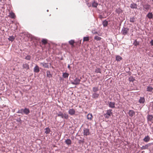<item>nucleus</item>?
I'll use <instances>...</instances> for the list:
<instances>
[{
    "instance_id": "37998d69",
    "label": "nucleus",
    "mask_w": 153,
    "mask_h": 153,
    "mask_svg": "<svg viewBox=\"0 0 153 153\" xmlns=\"http://www.w3.org/2000/svg\"><path fill=\"white\" fill-rule=\"evenodd\" d=\"M31 57L30 56H27L25 57V59L27 60H30V59Z\"/></svg>"
},
{
    "instance_id": "b1692460",
    "label": "nucleus",
    "mask_w": 153,
    "mask_h": 153,
    "mask_svg": "<svg viewBox=\"0 0 153 153\" xmlns=\"http://www.w3.org/2000/svg\"><path fill=\"white\" fill-rule=\"evenodd\" d=\"M47 76V77L50 78L52 77V74H51L50 71H47L46 72Z\"/></svg>"
},
{
    "instance_id": "aec40b11",
    "label": "nucleus",
    "mask_w": 153,
    "mask_h": 153,
    "mask_svg": "<svg viewBox=\"0 0 153 153\" xmlns=\"http://www.w3.org/2000/svg\"><path fill=\"white\" fill-rule=\"evenodd\" d=\"M23 67L24 68L26 69V70L29 69V65L27 63L23 64Z\"/></svg>"
},
{
    "instance_id": "f3484780",
    "label": "nucleus",
    "mask_w": 153,
    "mask_h": 153,
    "mask_svg": "<svg viewBox=\"0 0 153 153\" xmlns=\"http://www.w3.org/2000/svg\"><path fill=\"white\" fill-rule=\"evenodd\" d=\"M34 71L36 73H38L39 71V67L36 65L34 68Z\"/></svg>"
},
{
    "instance_id": "a19ab883",
    "label": "nucleus",
    "mask_w": 153,
    "mask_h": 153,
    "mask_svg": "<svg viewBox=\"0 0 153 153\" xmlns=\"http://www.w3.org/2000/svg\"><path fill=\"white\" fill-rule=\"evenodd\" d=\"M130 22H134L135 21V18L134 17L130 18Z\"/></svg>"
},
{
    "instance_id": "cd10ccee",
    "label": "nucleus",
    "mask_w": 153,
    "mask_h": 153,
    "mask_svg": "<svg viewBox=\"0 0 153 153\" xmlns=\"http://www.w3.org/2000/svg\"><path fill=\"white\" fill-rule=\"evenodd\" d=\"M15 39V37L13 36H10L8 38V39L11 42L13 41Z\"/></svg>"
},
{
    "instance_id": "5fc2aeb1",
    "label": "nucleus",
    "mask_w": 153,
    "mask_h": 153,
    "mask_svg": "<svg viewBox=\"0 0 153 153\" xmlns=\"http://www.w3.org/2000/svg\"><path fill=\"white\" fill-rule=\"evenodd\" d=\"M1 1V0H0V1Z\"/></svg>"
},
{
    "instance_id": "de8ad7c7",
    "label": "nucleus",
    "mask_w": 153,
    "mask_h": 153,
    "mask_svg": "<svg viewBox=\"0 0 153 153\" xmlns=\"http://www.w3.org/2000/svg\"><path fill=\"white\" fill-rule=\"evenodd\" d=\"M150 43L153 46V40H152L150 42Z\"/></svg>"
},
{
    "instance_id": "c85d7f7f",
    "label": "nucleus",
    "mask_w": 153,
    "mask_h": 153,
    "mask_svg": "<svg viewBox=\"0 0 153 153\" xmlns=\"http://www.w3.org/2000/svg\"><path fill=\"white\" fill-rule=\"evenodd\" d=\"M98 3L94 1L92 3V6L94 7H97L98 5Z\"/></svg>"
},
{
    "instance_id": "4c0bfd02",
    "label": "nucleus",
    "mask_w": 153,
    "mask_h": 153,
    "mask_svg": "<svg viewBox=\"0 0 153 153\" xmlns=\"http://www.w3.org/2000/svg\"><path fill=\"white\" fill-rule=\"evenodd\" d=\"M18 113H21L23 114V109H21L19 110L17 112Z\"/></svg>"
},
{
    "instance_id": "423d86ee",
    "label": "nucleus",
    "mask_w": 153,
    "mask_h": 153,
    "mask_svg": "<svg viewBox=\"0 0 153 153\" xmlns=\"http://www.w3.org/2000/svg\"><path fill=\"white\" fill-rule=\"evenodd\" d=\"M99 94L97 93H92V97L93 99H96L99 97Z\"/></svg>"
},
{
    "instance_id": "0eeeda50",
    "label": "nucleus",
    "mask_w": 153,
    "mask_h": 153,
    "mask_svg": "<svg viewBox=\"0 0 153 153\" xmlns=\"http://www.w3.org/2000/svg\"><path fill=\"white\" fill-rule=\"evenodd\" d=\"M68 114L71 115H73L75 114V110L74 109H70L68 111Z\"/></svg>"
},
{
    "instance_id": "c756f323",
    "label": "nucleus",
    "mask_w": 153,
    "mask_h": 153,
    "mask_svg": "<svg viewBox=\"0 0 153 153\" xmlns=\"http://www.w3.org/2000/svg\"><path fill=\"white\" fill-rule=\"evenodd\" d=\"M108 24V22L106 20L102 22V25L104 27L107 26Z\"/></svg>"
},
{
    "instance_id": "c03bdc74",
    "label": "nucleus",
    "mask_w": 153,
    "mask_h": 153,
    "mask_svg": "<svg viewBox=\"0 0 153 153\" xmlns=\"http://www.w3.org/2000/svg\"><path fill=\"white\" fill-rule=\"evenodd\" d=\"M84 142V141L83 140H79V143H83Z\"/></svg>"
},
{
    "instance_id": "2f4dec72",
    "label": "nucleus",
    "mask_w": 153,
    "mask_h": 153,
    "mask_svg": "<svg viewBox=\"0 0 153 153\" xmlns=\"http://www.w3.org/2000/svg\"><path fill=\"white\" fill-rule=\"evenodd\" d=\"M133 44L135 46H137L139 45V42L138 41H137L136 40H135L133 43Z\"/></svg>"
},
{
    "instance_id": "473e14b6",
    "label": "nucleus",
    "mask_w": 153,
    "mask_h": 153,
    "mask_svg": "<svg viewBox=\"0 0 153 153\" xmlns=\"http://www.w3.org/2000/svg\"><path fill=\"white\" fill-rule=\"evenodd\" d=\"M122 59V58L120 56L118 55L116 56V59L118 61H120Z\"/></svg>"
},
{
    "instance_id": "603ef678",
    "label": "nucleus",
    "mask_w": 153,
    "mask_h": 153,
    "mask_svg": "<svg viewBox=\"0 0 153 153\" xmlns=\"http://www.w3.org/2000/svg\"><path fill=\"white\" fill-rule=\"evenodd\" d=\"M47 12H48V10H47Z\"/></svg>"
},
{
    "instance_id": "f8f14e48",
    "label": "nucleus",
    "mask_w": 153,
    "mask_h": 153,
    "mask_svg": "<svg viewBox=\"0 0 153 153\" xmlns=\"http://www.w3.org/2000/svg\"><path fill=\"white\" fill-rule=\"evenodd\" d=\"M150 140V137L149 136L147 135L145 136L143 139V141L146 142H148Z\"/></svg>"
},
{
    "instance_id": "f704fd0d",
    "label": "nucleus",
    "mask_w": 153,
    "mask_h": 153,
    "mask_svg": "<svg viewBox=\"0 0 153 153\" xmlns=\"http://www.w3.org/2000/svg\"><path fill=\"white\" fill-rule=\"evenodd\" d=\"M95 72L96 73H101V69L99 68H97L95 70Z\"/></svg>"
},
{
    "instance_id": "58836bf2",
    "label": "nucleus",
    "mask_w": 153,
    "mask_h": 153,
    "mask_svg": "<svg viewBox=\"0 0 153 153\" xmlns=\"http://www.w3.org/2000/svg\"><path fill=\"white\" fill-rule=\"evenodd\" d=\"M89 40V37H84L83 38V41H87Z\"/></svg>"
},
{
    "instance_id": "864d4df0",
    "label": "nucleus",
    "mask_w": 153,
    "mask_h": 153,
    "mask_svg": "<svg viewBox=\"0 0 153 153\" xmlns=\"http://www.w3.org/2000/svg\"><path fill=\"white\" fill-rule=\"evenodd\" d=\"M50 65H51V64L50 63Z\"/></svg>"
},
{
    "instance_id": "20e7f679",
    "label": "nucleus",
    "mask_w": 153,
    "mask_h": 153,
    "mask_svg": "<svg viewBox=\"0 0 153 153\" xmlns=\"http://www.w3.org/2000/svg\"><path fill=\"white\" fill-rule=\"evenodd\" d=\"M80 79L78 78H76L73 82H71V83L74 85H77L79 84Z\"/></svg>"
},
{
    "instance_id": "72a5a7b5",
    "label": "nucleus",
    "mask_w": 153,
    "mask_h": 153,
    "mask_svg": "<svg viewBox=\"0 0 153 153\" xmlns=\"http://www.w3.org/2000/svg\"><path fill=\"white\" fill-rule=\"evenodd\" d=\"M9 16L12 18H14L15 17L14 13L12 12L10 13Z\"/></svg>"
},
{
    "instance_id": "4468645a",
    "label": "nucleus",
    "mask_w": 153,
    "mask_h": 153,
    "mask_svg": "<svg viewBox=\"0 0 153 153\" xmlns=\"http://www.w3.org/2000/svg\"><path fill=\"white\" fill-rule=\"evenodd\" d=\"M153 119V116L151 115H149L147 117L148 121L151 122Z\"/></svg>"
},
{
    "instance_id": "ea45409f",
    "label": "nucleus",
    "mask_w": 153,
    "mask_h": 153,
    "mask_svg": "<svg viewBox=\"0 0 153 153\" xmlns=\"http://www.w3.org/2000/svg\"><path fill=\"white\" fill-rule=\"evenodd\" d=\"M69 43L71 45H73L74 43V40H71L69 41Z\"/></svg>"
},
{
    "instance_id": "4be33fe9",
    "label": "nucleus",
    "mask_w": 153,
    "mask_h": 153,
    "mask_svg": "<svg viewBox=\"0 0 153 153\" xmlns=\"http://www.w3.org/2000/svg\"><path fill=\"white\" fill-rule=\"evenodd\" d=\"M87 119L90 120H91L92 118V115L91 114H88L87 115Z\"/></svg>"
},
{
    "instance_id": "1a4fd4ad",
    "label": "nucleus",
    "mask_w": 153,
    "mask_h": 153,
    "mask_svg": "<svg viewBox=\"0 0 153 153\" xmlns=\"http://www.w3.org/2000/svg\"><path fill=\"white\" fill-rule=\"evenodd\" d=\"M130 7L131 8L136 9L137 8V5L136 4L133 2L131 4Z\"/></svg>"
},
{
    "instance_id": "e433bc0d",
    "label": "nucleus",
    "mask_w": 153,
    "mask_h": 153,
    "mask_svg": "<svg viewBox=\"0 0 153 153\" xmlns=\"http://www.w3.org/2000/svg\"><path fill=\"white\" fill-rule=\"evenodd\" d=\"M94 39L97 41H100L101 39V38L97 36H96L94 37Z\"/></svg>"
},
{
    "instance_id": "3c124183",
    "label": "nucleus",
    "mask_w": 153,
    "mask_h": 153,
    "mask_svg": "<svg viewBox=\"0 0 153 153\" xmlns=\"http://www.w3.org/2000/svg\"><path fill=\"white\" fill-rule=\"evenodd\" d=\"M88 6L89 7H90V5H88Z\"/></svg>"
},
{
    "instance_id": "393cba45",
    "label": "nucleus",
    "mask_w": 153,
    "mask_h": 153,
    "mask_svg": "<svg viewBox=\"0 0 153 153\" xmlns=\"http://www.w3.org/2000/svg\"><path fill=\"white\" fill-rule=\"evenodd\" d=\"M65 142L68 145H70L71 143V141L70 139H67L65 140Z\"/></svg>"
},
{
    "instance_id": "5701e85b",
    "label": "nucleus",
    "mask_w": 153,
    "mask_h": 153,
    "mask_svg": "<svg viewBox=\"0 0 153 153\" xmlns=\"http://www.w3.org/2000/svg\"><path fill=\"white\" fill-rule=\"evenodd\" d=\"M69 74L66 72L63 73L62 74V77L64 78H67Z\"/></svg>"
},
{
    "instance_id": "49530a36",
    "label": "nucleus",
    "mask_w": 153,
    "mask_h": 153,
    "mask_svg": "<svg viewBox=\"0 0 153 153\" xmlns=\"http://www.w3.org/2000/svg\"><path fill=\"white\" fill-rule=\"evenodd\" d=\"M104 116L106 118H109V116H108V114H104Z\"/></svg>"
},
{
    "instance_id": "9d476101",
    "label": "nucleus",
    "mask_w": 153,
    "mask_h": 153,
    "mask_svg": "<svg viewBox=\"0 0 153 153\" xmlns=\"http://www.w3.org/2000/svg\"><path fill=\"white\" fill-rule=\"evenodd\" d=\"M108 106L111 108H115V102H109Z\"/></svg>"
},
{
    "instance_id": "a18cd8bd",
    "label": "nucleus",
    "mask_w": 153,
    "mask_h": 153,
    "mask_svg": "<svg viewBox=\"0 0 153 153\" xmlns=\"http://www.w3.org/2000/svg\"><path fill=\"white\" fill-rule=\"evenodd\" d=\"M16 120L17 122H21V119L20 118H19L17 120Z\"/></svg>"
},
{
    "instance_id": "09e8293b",
    "label": "nucleus",
    "mask_w": 153,
    "mask_h": 153,
    "mask_svg": "<svg viewBox=\"0 0 153 153\" xmlns=\"http://www.w3.org/2000/svg\"><path fill=\"white\" fill-rule=\"evenodd\" d=\"M97 33H98L97 32H95L93 33L94 34H97Z\"/></svg>"
},
{
    "instance_id": "bb28decb",
    "label": "nucleus",
    "mask_w": 153,
    "mask_h": 153,
    "mask_svg": "<svg viewBox=\"0 0 153 153\" xmlns=\"http://www.w3.org/2000/svg\"><path fill=\"white\" fill-rule=\"evenodd\" d=\"M112 110L111 109H109L107 111V112L105 114H107L108 115V116H110L111 114H112L111 112Z\"/></svg>"
},
{
    "instance_id": "dca6fc26",
    "label": "nucleus",
    "mask_w": 153,
    "mask_h": 153,
    "mask_svg": "<svg viewBox=\"0 0 153 153\" xmlns=\"http://www.w3.org/2000/svg\"><path fill=\"white\" fill-rule=\"evenodd\" d=\"M128 114L129 116L131 117H132L135 114L134 112L132 110H130L129 111Z\"/></svg>"
},
{
    "instance_id": "9b49d317",
    "label": "nucleus",
    "mask_w": 153,
    "mask_h": 153,
    "mask_svg": "<svg viewBox=\"0 0 153 153\" xmlns=\"http://www.w3.org/2000/svg\"><path fill=\"white\" fill-rule=\"evenodd\" d=\"M40 64L42 65L44 67L46 68H49V65L48 63L41 62Z\"/></svg>"
},
{
    "instance_id": "f257e3e1",
    "label": "nucleus",
    "mask_w": 153,
    "mask_h": 153,
    "mask_svg": "<svg viewBox=\"0 0 153 153\" xmlns=\"http://www.w3.org/2000/svg\"><path fill=\"white\" fill-rule=\"evenodd\" d=\"M58 117H60L62 118H64L66 119H67L68 118V115L66 114H63V113L59 111L58 113L57 114V116Z\"/></svg>"
},
{
    "instance_id": "f03ea898",
    "label": "nucleus",
    "mask_w": 153,
    "mask_h": 153,
    "mask_svg": "<svg viewBox=\"0 0 153 153\" xmlns=\"http://www.w3.org/2000/svg\"><path fill=\"white\" fill-rule=\"evenodd\" d=\"M129 31V28L127 27H123L121 32V33L122 35L125 36L128 35Z\"/></svg>"
},
{
    "instance_id": "a878e982",
    "label": "nucleus",
    "mask_w": 153,
    "mask_h": 153,
    "mask_svg": "<svg viewBox=\"0 0 153 153\" xmlns=\"http://www.w3.org/2000/svg\"><path fill=\"white\" fill-rule=\"evenodd\" d=\"M146 16L149 19H152L153 18V15L152 13H149Z\"/></svg>"
},
{
    "instance_id": "6e6552de",
    "label": "nucleus",
    "mask_w": 153,
    "mask_h": 153,
    "mask_svg": "<svg viewBox=\"0 0 153 153\" xmlns=\"http://www.w3.org/2000/svg\"><path fill=\"white\" fill-rule=\"evenodd\" d=\"M30 113V111L29 108H25L23 109V114L28 115Z\"/></svg>"
},
{
    "instance_id": "7c9ffc66",
    "label": "nucleus",
    "mask_w": 153,
    "mask_h": 153,
    "mask_svg": "<svg viewBox=\"0 0 153 153\" xmlns=\"http://www.w3.org/2000/svg\"><path fill=\"white\" fill-rule=\"evenodd\" d=\"M122 10L120 8L116 9V12L118 14H119L120 13H122Z\"/></svg>"
},
{
    "instance_id": "39448f33",
    "label": "nucleus",
    "mask_w": 153,
    "mask_h": 153,
    "mask_svg": "<svg viewBox=\"0 0 153 153\" xmlns=\"http://www.w3.org/2000/svg\"><path fill=\"white\" fill-rule=\"evenodd\" d=\"M83 134L84 136H87L90 134L89 129L88 128H84L83 130Z\"/></svg>"
},
{
    "instance_id": "6ab92c4d",
    "label": "nucleus",
    "mask_w": 153,
    "mask_h": 153,
    "mask_svg": "<svg viewBox=\"0 0 153 153\" xmlns=\"http://www.w3.org/2000/svg\"><path fill=\"white\" fill-rule=\"evenodd\" d=\"M153 88L151 86H148L146 89L147 91L153 93Z\"/></svg>"
},
{
    "instance_id": "7ed1b4c3",
    "label": "nucleus",
    "mask_w": 153,
    "mask_h": 153,
    "mask_svg": "<svg viewBox=\"0 0 153 153\" xmlns=\"http://www.w3.org/2000/svg\"><path fill=\"white\" fill-rule=\"evenodd\" d=\"M143 10L146 12H148L151 8V6L148 4H145L143 5Z\"/></svg>"
},
{
    "instance_id": "c9c22d12",
    "label": "nucleus",
    "mask_w": 153,
    "mask_h": 153,
    "mask_svg": "<svg viewBox=\"0 0 153 153\" xmlns=\"http://www.w3.org/2000/svg\"><path fill=\"white\" fill-rule=\"evenodd\" d=\"M128 80L130 82H133L135 80L133 76H131L128 78Z\"/></svg>"
},
{
    "instance_id": "8fccbe9b",
    "label": "nucleus",
    "mask_w": 153,
    "mask_h": 153,
    "mask_svg": "<svg viewBox=\"0 0 153 153\" xmlns=\"http://www.w3.org/2000/svg\"><path fill=\"white\" fill-rule=\"evenodd\" d=\"M68 68L69 69H70V67L69 65H68Z\"/></svg>"
},
{
    "instance_id": "a211bd4d",
    "label": "nucleus",
    "mask_w": 153,
    "mask_h": 153,
    "mask_svg": "<svg viewBox=\"0 0 153 153\" xmlns=\"http://www.w3.org/2000/svg\"><path fill=\"white\" fill-rule=\"evenodd\" d=\"M145 101V99L144 97H140L139 100V102L140 103H143Z\"/></svg>"
},
{
    "instance_id": "412c9836",
    "label": "nucleus",
    "mask_w": 153,
    "mask_h": 153,
    "mask_svg": "<svg viewBox=\"0 0 153 153\" xmlns=\"http://www.w3.org/2000/svg\"><path fill=\"white\" fill-rule=\"evenodd\" d=\"M45 132L46 134H49L50 132L51 131L50 129L48 127L46 128L45 129Z\"/></svg>"
},
{
    "instance_id": "2eb2a0df",
    "label": "nucleus",
    "mask_w": 153,
    "mask_h": 153,
    "mask_svg": "<svg viewBox=\"0 0 153 153\" xmlns=\"http://www.w3.org/2000/svg\"><path fill=\"white\" fill-rule=\"evenodd\" d=\"M150 143L145 145L144 146H143L142 147H141L140 149L141 150H144L147 149Z\"/></svg>"
},
{
    "instance_id": "79ce46f5",
    "label": "nucleus",
    "mask_w": 153,
    "mask_h": 153,
    "mask_svg": "<svg viewBox=\"0 0 153 153\" xmlns=\"http://www.w3.org/2000/svg\"><path fill=\"white\" fill-rule=\"evenodd\" d=\"M42 42L44 45L46 44L47 43V41L46 39H43L42 41Z\"/></svg>"
},
{
    "instance_id": "ddd939ff",
    "label": "nucleus",
    "mask_w": 153,
    "mask_h": 153,
    "mask_svg": "<svg viewBox=\"0 0 153 153\" xmlns=\"http://www.w3.org/2000/svg\"><path fill=\"white\" fill-rule=\"evenodd\" d=\"M99 90V88L97 87H94L92 88V93H97Z\"/></svg>"
}]
</instances>
